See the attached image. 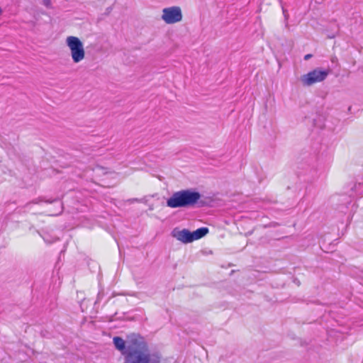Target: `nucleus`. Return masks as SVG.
<instances>
[{
  "instance_id": "f257e3e1",
  "label": "nucleus",
  "mask_w": 363,
  "mask_h": 363,
  "mask_svg": "<svg viewBox=\"0 0 363 363\" xmlns=\"http://www.w3.org/2000/svg\"><path fill=\"white\" fill-rule=\"evenodd\" d=\"M161 357L151 352L146 342L138 340L124 352L123 363H160Z\"/></svg>"
},
{
  "instance_id": "f03ea898",
  "label": "nucleus",
  "mask_w": 363,
  "mask_h": 363,
  "mask_svg": "<svg viewBox=\"0 0 363 363\" xmlns=\"http://www.w3.org/2000/svg\"><path fill=\"white\" fill-rule=\"evenodd\" d=\"M65 44L69 50L70 56L74 63L78 64L85 59L86 52L84 44L78 37L67 36L65 39Z\"/></svg>"
},
{
  "instance_id": "7ed1b4c3",
  "label": "nucleus",
  "mask_w": 363,
  "mask_h": 363,
  "mask_svg": "<svg viewBox=\"0 0 363 363\" xmlns=\"http://www.w3.org/2000/svg\"><path fill=\"white\" fill-rule=\"evenodd\" d=\"M201 194L191 189L175 192L167 201V204H195L199 201Z\"/></svg>"
},
{
  "instance_id": "20e7f679",
  "label": "nucleus",
  "mask_w": 363,
  "mask_h": 363,
  "mask_svg": "<svg viewBox=\"0 0 363 363\" xmlns=\"http://www.w3.org/2000/svg\"><path fill=\"white\" fill-rule=\"evenodd\" d=\"M208 232L207 228H201L194 232L187 229L177 230L172 231V236L183 243H189L205 236Z\"/></svg>"
},
{
  "instance_id": "39448f33",
  "label": "nucleus",
  "mask_w": 363,
  "mask_h": 363,
  "mask_svg": "<svg viewBox=\"0 0 363 363\" xmlns=\"http://www.w3.org/2000/svg\"><path fill=\"white\" fill-rule=\"evenodd\" d=\"M182 11L179 6H172L162 10L161 19L167 24H174L182 21Z\"/></svg>"
},
{
  "instance_id": "423d86ee",
  "label": "nucleus",
  "mask_w": 363,
  "mask_h": 363,
  "mask_svg": "<svg viewBox=\"0 0 363 363\" xmlns=\"http://www.w3.org/2000/svg\"><path fill=\"white\" fill-rule=\"evenodd\" d=\"M329 74L328 70L315 69L301 77V82L303 86H311L315 83L323 82Z\"/></svg>"
},
{
  "instance_id": "0eeeda50",
  "label": "nucleus",
  "mask_w": 363,
  "mask_h": 363,
  "mask_svg": "<svg viewBox=\"0 0 363 363\" xmlns=\"http://www.w3.org/2000/svg\"><path fill=\"white\" fill-rule=\"evenodd\" d=\"M142 340V338L133 335L130 338V340L127 342L120 337H114L113 339V342L115 347L118 351H120L122 355L124 357V352L128 350L129 347L133 346L135 342Z\"/></svg>"
},
{
  "instance_id": "6e6552de",
  "label": "nucleus",
  "mask_w": 363,
  "mask_h": 363,
  "mask_svg": "<svg viewBox=\"0 0 363 363\" xmlns=\"http://www.w3.org/2000/svg\"><path fill=\"white\" fill-rule=\"evenodd\" d=\"M129 202L131 203H152V202H160V203H164V198L162 199V201L160 200V198L157 197V194H153V195H147L145 196L140 199H133L129 200Z\"/></svg>"
},
{
  "instance_id": "1a4fd4ad",
  "label": "nucleus",
  "mask_w": 363,
  "mask_h": 363,
  "mask_svg": "<svg viewBox=\"0 0 363 363\" xmlns=\"http://www.w3.org/2000/svg\"><path fill=\"white\" fill-rule=\"evenodd\" d=\"M201 196L199 200L201 204H209L218 201L217 195L213 193L201 194Z\"/></svg>"
},
{
  "instance_id": "9d476101",
  "label": "nucleus",
  "mask_w": 363,
  "mask_h": 363,
  "mask_svg": "<svg viewBox=\"0 0 363 363\" xmlns=\"http://www.w3.org/2000/svg\"><path fill=\"white\" fill-rule=\"evenodd\" d=\"M57 206V210L56 211L49 214L50 216H57L63 211V206Z\"/></svg>"
},
{
  "instance_id": "9b49d317",
  "label": "nucleus",
  "mask_w": 363,
  "mask_h": 363,
  "mask_svg": "<svg viewBox=\"0 0 363 363\" xmlns=\"http://www.w3.org/2000/svg\"><path fill=\"white\" fill-rule=\"evenodd\" d=\"M43 4L48 8L51 7V0H43Z\"/></svg>"
},
{
  "instance_id": "f8f14e48",
  "label": "nucleus",
  "mask_w": 363,
  "mask_h": 363,
  "mask_svg": "<svg viewBox=\"0 0 363 363\" xmlns=\"http://www.w3.org/2000/svg\"><path fill=\"white\" fill-rule=\"evenodd\" d=\"M104 296V293L103 291H99L98 295H97V298H96V303L99 302L101 301V299L103 298Z\"/></svg>"
},
{
  "instance_id": "ddd939ff",
  "label": "nucleus",
  "mask_w": 363,
  "mask_h": 363,
  "mask_svg": "<svg viewBox=\"0 0 363 363\" xmlns=\"http://www.w3.org/2000/svg\"><path fill=\"white\" fill-rule=\"evenodd\" d=\"M55 201H50V200H43V199H40L39 201V202H46V203H52V202H55Z\"/></svg>"
},
{
  "instance_id": "4468645a",
  "label": "nucleus",
  "mask_w": 363,
  "mask_h": 363,
  "mask_svg": "<svg viewBox=\"0 0 363 363\" xmlns=\"http://www.w3.org/2000/svg\"><path fill=\"white\" fill-rule=\"evenodd\" d=\"M311 57H312V55H311V54H308V55H305V57H304V60H309Z\"/></svg>"
},
{
  "instance_id": "2eb2a0df",
  "label": "nucleus",
  "mask_w": 363,
  "mask_h": 363,
  "mask_svg": "<svg viewBox=\"0 0 363 363\" xmlns=\"http://www.w3.org/2000/svg\"><path fill=\"white\" fill-rule=\"evenodd\" d=\"M172 207H177V206L176 205H174V206H171Z\"/></svg>"
}]
</instances>
